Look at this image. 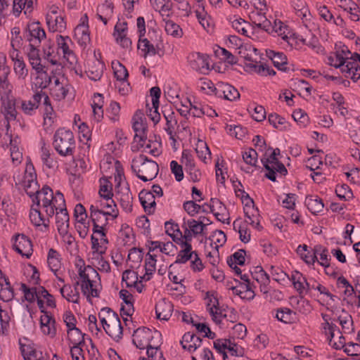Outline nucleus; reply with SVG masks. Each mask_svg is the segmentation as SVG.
Listing matches in <instances>:
<instances>
[{"label": "nucleus", "mask_w": 360, "mask_h": 360, "mask_svg": "<svg viewBox=\"0 0 360 360\" xmlns=\"http://www.w3.org/2000/svg\"><path fill=\"white\" fill-rule=\"evenodd\" d=\"M41 202L40 207H31L30 218L31 222L37 226L43 225L48 227L50 219L56 214V224L59 233H65L69 228V215L65 207L63 193L57 191L53 193L52 189H46L39 195Z\"/></svg>", "instance_id": "obj_1"}, {"label": "nucleus", "mask_w": 360, "mask_h": 360, "mask_svg": "<svg viewBox=\"0 0 360 360\" xmlns=\"http://www.w3.org/2000/svg\"><path fill=\"white\" fill-rule=\"evenodd\" d=\"M239 53L247 63H245L246 71L255 72L261 76L274 75V70L265 64L261 63V55L258 50L250 44H246L240 49Z\"/></svg>", "instance_id": "obj_2"}, {"label": "nucleus", "mask_w": 360, "mask_h": 360, "mask_svg": "<svg viewBox=\"0 0 360 360\" xmlns=\"http://www.w3.org/2000/svg\"><path fill=\"white\" fill-rule=\"evenodd\" d=\"M27 194L32 198V207H40L41 202L39 195L42 192H45L46 189H51L50 187L45 186L39 190V186L37 181V174L32 163L27 162L25 169L23 178L20 182Z\"/></svg>", "instance_id": "obj_3"}, {"label": "nucleus", "mask_w": 360, "mask_h": 360, "mask_svg": "<svg viewBox=\"0 0 360 360\" xmlns=\"http://www.w3.org/2000/svg\"><path fill=\"white\" fill-rule=\"evenodd\" d=\"M79 276L81 279V289L82 293L91 301V297H98L100 290L99 284L95 278L99 279L97 271L90 266L82 267L79 269Z\"/></svg>", "instance_id": "obj_4"}, {"label": "nucleus", "mask_w": 360, "mask_h": 360, "mask_svg": "<svg viewBox=\"0 0 360 360\" xmlns=\"http://www.w3.org/2000/svg\"><path fill=\"white\" fill-rule=\"evenodd\" d=\"M100 321L105 333L115 340L122 337V327L118 315L111 309L103 308L98 313Z\"/></svg>", "instance_id": "obj_5"}, {"label": "nucleus", "mask_w": 360, "mask_h": 360, "mask_svg": "<svg viewBox=\"0 0 360 360\" xmlns=\"http://www.w3.org/2000/svg\"><path fill=\"white\" fill-rule=\"evenodd\" d=\"M131 169L143 181L153 180L158 173V165L146 156L140 155L132 160Z\"/></svg>", "instance_id": "obj_6"}, {"label": "nucleus", "mask_w": 360, "mask_h": 360, "mask_svg": "<svg viewBox=\"0 0 360 360\" xmlns=\"http://www.w3.org/2000/svg\"><path fill=\"white\" fill-rule=\"evenodd\" d=\"M53 147L58 153L63 157L73 155L75 150V140L70 130L60 129L54 134Z\"/></svg>", "instance_id": "obj_7"}, {"label": "nucleus", "mask_w": 360, "mask_h": 360, "mask_svg": "<svg viewBox=\"0 0 360 360\" xmlns=\"http://www.w3.org/2000/svg\"><path fill=\"white\" fill-rule=\"evenodd\" d=\"M279 154L280 150L278 148H276L271 152L268 158L262 159L263 165L267 171L265 176L272 181H276V174L277 173L281 176H285L288 172L284 165L276 158Z\"/></svg>", "instance_id": "obj_8"}, {"label": "nucleus", "mask_w": 360, "mask_h": 360, "mask_svg": "<svg viewBox=\"0 0 360 360\" xmlns=\"http://www.w3.org/2000/svg\"><path fill=\"white\" fill-rule=\"evenodd\" d=\"M161 334L157 330H152L146 327L139 328L133 334V342L140 349H146L152 342L160 340Z\"/></svg>", "instance_id": "obj_9"}, {"label": "nucleus", "mask_w": 360, "mask_h": 360, "mask_svg": "<svg viewBox=\"0 0 360 360\" xmlns=\"http://www.w3.org/2000/svg\"><path fill=\"white\" fill-rule=\"evenodd\" d=\"M181 228L184 230V240L189 242L191 241L193 236L206 235L204 221L184 218Z\"/></svg>", "instance_id": "obj_10"}, {"label": "nucleus", "mask_w": 360, "mask_h": 360, "mask_svg": "<svg viewBox=\"0 0 360 360\" xmlns=\"http://www.w3.org/2000/svg\"><path fill=\"white\" fill-rule=\"evenodd\" d=\"M214 347L223 354L224 360H229L227 352L231 356H242L243 354V348L229 339L217 340L214 342Z\"/></svg>", "instance_id": "obj_11"}, {"label": "nucleus", "mask_w": 360, "mask_h": 360, "mask_svg": "<svg viewBox=\"0 0 360 360\" xmlns=\"http://www.w3.org/2000/svg\"><path fill=\"white\" fill-rule=\"evenodd\" d=\"M89 210L100 211L108 214L112 220L115 219L119 214L117 205L112 198H101L96 200L90 205Z\"/></svg>", "instance_id": "obj_12"}, {"label": "nucleus", "mask_w": 360, "mask_h": 360, "mask_svg": "<svg viewBox=\"0 0 360 360\" xmlns=\"http://www.w3.org/2000/svg\"><path fill=\"white\" fill-rule=\"evenodd\" d=\"M325 333L328 335V340L330 345L336 349H340L346 347L345 339L338 329L327 321L323 327Z\"/></svg>", "instance_id": "obj_13"}, {"label": "nucleus", "mask_w": 360, "mask_h": 360, "mask_svg": "<svg viewBox=\"0 0 360 360\" xmlns=\"http://www.w3.org/2000/svg\"><path fill=\"white\" fill-rule=\"evenodd\" d=\"M91 236V248L93 253L98 256H102L105 253L108 240L106 237L105 230L95 229Z\"/></svg>", "instance_id": "obj_14"}, {"label": "nucleus", "mask_w": 360, "mask_h": 360, "mask_svg": "<svg viewBox=\"0 0 360 360\" xmlns=\"http://www.w3.org/2000/svg\"><path fill=\"white\" fill-rule=\"evenodd\" d=\"M191 68L202 74H207L210 70L208 56L200 53H192L188 57Z\"/></svg>", "instance_id": "obj_15"}, {"label": "nucleus", "mask_w": 360, "mask_h": 360, "mask_svg": "<svg viewBox=\"0 0 360 360\" xmlns=\"http://www.w3.org/2000/svg\"><path fill=\"white\" fill-rule=\"evenodd\" d=\"M31 46H39L41 40L46 38V33L39 22H33L27 25L26 35Z\"/></svg>", "instance_id": "obj_16"}, {"label": "nucleus", "mask_w": 360, "mask_h": 360, "mask_svg": "<svg viewBox=\"0 0 360 360\" xmlns=\"http://www.w3.org/2000/svg\"><path fill=\"white\" fill-rule=\"evenodd\" d=\"M104 68V63L94 55L87 61L86 73L91 80L98 81L101 78Z\"/></svg>", "instance_id": "obj_17"}, {"label": "nucleus", "mask_w": 360, "mask_h": 360, "mask_svg": "<svg viewBox=\"0 0 360 360\" xmlns=\"http://www.w3.org/2000/svg\"><path fill=\"white\" fill-rule=\"evenodd\" d=\"M13 247L19 254L26 258H30L33 252L31 240L24 234L15 236Z\"/></svg>", "instance_id": "obj_18"}, {"label": "nucleus", "mask_w": 360, "mask_h": 360, "mask_svg": "<svg viewBox=\"0 0 360 360\" xmlns=\"http://www.w3.org/2000/svg\"><path fill=\"white\" fill-rule=\"evenodd\" d=\"M210 208L217 220L224 224H229V213L226 207L217 198H212Z\"/></svg>", "instance_id": "obj_19"}, {"label": "nucleus", "mask_w": 360, "mask_h": 360, "mask_svg": "<svg viewBox=\"0 0 360 360\" xmlns=\"http://www.w3.org/2000/svg\"><path fill=\"white\" fill-rule=\"evenodd\" d=\"M57 43L58 48L63 51V57L66 59L71 67L75 68L77 63V59L75 53L70 49L71 39L68 37H64L59 35L57 37Z\"/></svg>", "instance_id": "obj_20"}, {"label": "nucleus", "mask_w": 360, "mask_h": 360, "mask_svg": "<svg viewBox=\"0 0 360 360\" xmlns=\"http://www.w3.org/2000/svg\"><path fill=\"white\" fill-rule=\"evenodd\" d=\"M215 95L231 101L237 100L240 97V94L236 88L224 82L217 84Z\"/></svg>", "instance_id": "obj_21"}, {"label": "nucleus", "mask_w": 360, "mask_h": 360, "mask_svg": "<svg viewBox=\"0 0 360 360\" xmlns=\"http://www.w3.org/2000/svg\"><path fill=\"white\" fill-rule=\"evenodd\" d=\"M10 58L13 62V70L15 73L20 79H24L27 76L28 70L22 57L19 55L18 51L12 49L10 51Z\"/></svg>", "instance_id": "obj_22"}, {"label": "nucleus", "mask_w": 360, "mask_h": 360, "mask_svg": "<svg viewBox=\"0 0 360 360\" xmlns=\"http://www.w3.org/2000/svg\"><path fill=\"white\" fill-rule=\"evenodd\" d=\"M127 29L126 22H118L115 26L114 37L123 48H129L131 44V40L127 37Z\"/></svg>", "instance_id": "obj_23"}, {"label": "nucleus", "mask_w": 360, "mask_h": 360, "mask_svg": "<svg viewBox=\"0 0 360 360\" xmlns=\"http://www.w3.org/2000/svg\"><path fill=\"white\" fill-rule=\"evenodd\" d=\"M20 345L24 360H47L42 352L37 351L32 344H25L20 341Z\"/></svg>", "instance_id": "obj_24"}, {"label": "nucleus", "mask_w": 360, "mask_h": 360, "mask_svg": "<svg viewBox=\"0 0 360 360\" xmlns=\"http://www.w3.org/2000/svg\"><path fill=\"white\" fill-rule=\"evenodd\" d=\"M172 311L173 304L165 299L160 300L155 305V313L160 320L168 321Z\"/></svg>", "instance_id": "obj_25"}, {"label": "nucleus", "mask_w": 360, "mask_h": 360, "mask_svg": "<svg viewBox=\"0 0 360 360\" xmlns=\"http://www.w3.org/2000/svg\"><path fill=\"white\" fill-rule=\"evenodd\" d=\"M180 342L184 349L193 352L202 345V339L188 332L184 335Z\"/></svg>", "instance_id": "obj_26"}, {"label": "nucleus", "mask_w": 360, "mask_h": 360, "mask_svg": "<svg viewBox=\"0 0 360 360\" xmlns=\"http://www.w3.org/2000/svg\"><path fill=\"white\" fill-rule=\"evenodd\" d=\"M40 326L44 335L53 337L56 335L55 320L47 313H44L40 317Z\"/></svg>", "instance_id": "obj_27"}, {"label": "nucleus", "mask_w": 360, "mask_h": 360, "mask_svg": "<svg viewBox=\"0 0 360 360\" xmlns=\"http://www.w3.org/2000/svg\"><path fill=\"white\" fill-rule=\"evenodd\" d=\"M89 211L90 217L94 222L93 230H105V226L108 224V219H110L108 214L94 210H89Z\"/></svg>", "instance_id": "obj_28"}, {"label": "nucleus", "mask_w": 360, "mask_h": 360, "mask_svg": "<svg viewBox=\"0 0 360 360\" xmlns=\"http://www.w3.org/2000/svg\"><path fill=\"white\" fill-rule=\"evenodd\" d=\"M46 23L49 30L52 32H62L66 27L65 22L61 15L47 14Z\"/></svg>", "instance_id": "obj_29"}, {"label": "nucleus", "mask_w": 360, "mask_h": 360, "mask_svg": "<svg viewBox=\"0 0 360 360\" xmlns=\"http://www.w3.org/2000/svg\"><path fill=\"white\" fill-rule=\"evenodd\" d=\"M120 296L125 304L121 307L122 314L127 316H131L134 311L132 295L126 290H121Z\"/></svg>", "instance_id": "obj_30"}, {"label": "nucleus", "mask_w": 360, "mask_h": 360, "mask_svg": "<svg viewBox=\"0 0 360 360\" xmlns=\"http://www.w3.org/2000/svg\"><path fill=\"white\" fill-rule=\"evenodd\" d=\"M182 250L179 252L175 263L184 264L189 259H193L195 252L192 251V247L189 241L181 240Z\"/></svg>", "instance_id": "obj_31"}, {"label": "nucleus", "mask_w": 360, "mask_h": 360, "mask_svg": "<svg viewBox=\"0 0 360 360\" xmlns=\"http://www.w3.org/2000/svg\"><path fill=\"white\" fill-rule=\"evenodd\" d=\"M139 200L146 212L148 214L154 212L156 203L153 193L141 191L139 194Z\"/></svg>", "instance_id": "obj_32"}, {"label": "nucleus", "mask_w": 360, "mask_h": 360, "mask_svg": "<svg viewBox=\"0 0 360 360\" xmlns=\"http://www.w3.org/2000/svg\"><path fill=\"white\" fill-rule=\"evenodd\" d=\"M345 77L351 78L354 82L360 79V66L356 61L348 60L341 71Z\"/></svg>", "instance_id": "obj_33"}, {"label": "nucleus", "mask_w": 360, "mask_h": 360, "mask_svg": "<svg viewBox=\"0 0 360 360\" xmlns=\"http://www.w3.org/2000/svg\"><path fill=\"white\" fill-rule=\"evenodd\" d=\"M294 8L296 15L301 18L304 24L307 26L310 22L311 13L307 6L306 2L303 0H297L294 3Z\"/></svg>", "instance_id": "obj_34"}, {"label": "nucleus", "mask_w": 360, "mask_h": 360, "mask_svg": "<svg viewBox=\"0 0 360 360\" xmlns=\"http://www.w3.org/2000/svg\"><path fill=\"white\" fill-rule=\"evenodd\" d=\"M44 93L41 91L35 94L33 96L32 100L22 101L21 109L26 114H31V112L37 109L39 106V102L42 100Z\"/></svg>", "instance_id": "obj_35"}, {"label": "nucleus", "mask_w": 360, "mask_h": 360, "mask_svg": "<svg viewBox=\"0 0 360 360\" xmlns=\"http://www.w3.org/2000/svg\"><path fill=\"white\" fill-rule=\"evenodd\" d=\"M231 290L233 294L238 295L243 300H251L255 295L248 283H240L231 288Z\"/></svg>", "instance_id": "obj_36"}, {"label": "nucleus", "mask_w": 360, "mask_h": 360, "mask_svg": "<svg viewBox=\"0 0 360 360\" xmlns=\"http://www.w3.org/2000/svg\"><path fill=\"white\" fill-rule=\"evenodd\" d=\"M89 27L87 22L83 21L75 29V37L81 45H86L89 41Z\"/></svg>", "instance_id": "obj_37"}, {"label": "nucleus", "mask_w": 360, "mask_h": 360, "mask_svg": "<svg viewBox=\"0 0 360 360\" xmlns=\"http://www.w3.org/2000/svg\"><path fill=\"white\" fill-rule=\"evenodd\" d=\"M44 120V124L51 126L53 123L55 112L51 105L49 96L44 93L43 96Z\"/></svg>", "instance_id": "obj_38"}, {"label": "nucleus", "mask_w": 360, "mask_h": 360, "mask_svg": "<svg viewBox=\"0 0 360 360\" xmlns=\"http://www.w3.org/2000/svg\"><path fill=\"white\" fill-rule=\"evenodd\" d=\"M251 18L253 23L257 27H260L266 32H270L271 23L266 18L262 11H257L256 12L252 13Z\"/></svg>", "instance_id": "obj_39"}, {"label": "nucleus", "mask_w": 360, "mask_h": 360, "mask_svg": "<svg viewBox=\"0 0 360 360\" xmlns=\"http://www.w3.org/2000/svg\"><path fill=\"white\" fill-rule=\"evenodd\" d=\"M36 0H13V13L18 15L22 11L25 14L30 13Z\"/></svg>", "instance_id": "obj_40"}, {"label": "nucleus", "mask_w": 360, "mask_h": 360, "mask_svg": "<svg viewBox=\"0 0 360 360\" xmlns=\"http://www.w3.org/2000/svg\"><path fill=\"white\" fill-rule=\"evenodd\" d=\"M305 205L312 214H316L321 212L324 207L322 200L318 196L314 195L307 197L305 200Z\"/></svg>", "instance_id": "obj_41"}, {"label": "nucleus", "mask_w": 360, "mask_h": 360, "mask_svg": "<svg viewBox=\"0 0 360 360\" xmlns=\"http://www.w3.org/2000/svg\"><path fill=\"white\" fill-rule=\"evenodd\" d=\"M47 262L51 270L56 274L61 268L60 254L53 249H50L47 256Z\"/></svg>", "instance_id": "obj_42"}, {"label": "nucleus", "mask_w": 360, "mask_h": 360, "mask_svg": "<svg viewBox=\"0 0 360 360\" xmlns=\"http://www.w3.org/2000/svg\"><path fill=\"white\" fill-rule=\"evenodd\" d=\"M291 280L295 290L301 296L305 295V283L307 278L300 272L295 271L291 276Z\"/></svg>", "instance_id": "obj_43"}, {"label": "nucleus", "mask_w": 360, "mask_h": 360, "mask_svg": "<svg viewBox=\"0 0 360 360\" xmlns=\"http://www.w3.org/2000/svg\"><path fill=\"white\" fill-rule=\"evenodd\" d=\"M62 296L68 302L78 303L79 294L77 288H72L70 285H64L60 290Z\"/></svg>", "instance_id": "obj_44"}, {"label": "nucleus", "mask_w": 360, "mask_h": 360, "mask_svg": "<svg viewBox=\"0 0 360 360\" xmlns=\"http://www.w3.org/2000/svg\"><path fill=\"white\" fill-rule=\"evenodd\" d=\"M138 49L145 58L154 56L157 53L153 44L147 39H139Z\"/></svg>", "instance_id": "obj_45"}, {"label": "nucleus", "mask_w": 360, "mask_h": 360, "mask_svg": "<svg viewBox=\"0 0 360 360\" xmlns=\"http://www.w3.org/2000/svg\"><path fill=\"white\" fill-rule=\"evenodd\" d=\"M348 60L349 57L346 54L343 56L342 53H340V51H336L333 55L328 58V64L335 68H340L341 71Z\"/></svg>", "instance_id": "obj_46"}, {"label": "nucleus", "mask_w": 360, "mask_h": 360, "mask_svg": "<svg viewBox=\"0 0 360 360\" xmlns=\"http://www.w3.org/2000/svg\"><path fill=\"white\" fill-rule=\"evenodd\" d=\"M68 338L70 342L73 345L74 349H77V347L84 343V336L81 330L77 328H73L68 330Z\"/></svg>", "instance_id": "obj_47"}, {"label": "nucleus", "mask_w": 360, "mask_h": 360, "mask_svg": "<svg viewBox=\"0 0 360 360\" xmlns=\"http://www.w3.org/2000/svg\"><path fill=\"white\" fill-rule=\"evenodd\" d=\"M155 255H151L148 252L146 255V259L145 262V269L146 274L141 278L145 279L146 281H149L150 279V276L155 271V264H156V259Z\"/></svg>", "instance_id": "obj_48"}, {"label": "nucleus", "mask_w": 360, "mask_h": 360, "mask_svg": "<svg viewBox=\"0 0 360 360\" xmlns=\"http://www.w3.org/2000/svg\"><path fill=\"white\" fill-rule=\"evenodd\" d=\"M269 33L275 32L280 36L283 40H287L290 30L288 27L283 24L281 20H274V25H271V28Z\"/></svg>", "instance_id": "obj_49"}, {"label": "nucleus", "mask_w": 360, "mask_h": 360, "mask_svg": "<svg viewBox=\"0 0 360 360\" xmlns=\"http://www.w3.org/2000/svg\"><path fill=\"white\" fill-rule=\"evenodd\" d=\"M266 56L278 68H282L287 64V58L281 52H276L273 50H269L266 51Z\"/></svg>", "instance_id": "obj_50"}, {"label": "nucleus", "mask_w": 360, "mask_h": 360, "mask_svg": "<svg viewBox=\"0 0 360 360\" xmlns=\"http://www.w3.org/2000/svg\"><path fill=\"white\" fill-rule=\"evenodd\" d=\"M113 13V6L111 3H105L98 8L97 16L102 20L104 25L108 22V19L111 17Z\"/></svg>", "instance_id": "obj_51"}, {"label": "nucleus", "mask_w": 360, "mask_h": 360, "mask_svg": "<svg viewBox=\"0 0 360 360\" xmlns=\"http://www.w3.org/2000/svg\"><path fill=\"white\" fill-rule=\"evenodd\" d=\"M314 255H316V259H318V256L320 257V260L319 261V264L325 267H328L329 264V255L328 250L321 245H316L314 249Z\"/></svg>", "instance_id": "obj_52"}, {"label": "nucleus", "mask_w": 360, "mask_h": 360, "mask_svg": "<svg viewBox=\"0 0 360 360\" xmlns=\"http://www.w3.org/2000/svg\"><path fill=\"white\" fill-rule=\"evenodd\" d=\"M295 316V313L290 309L283 308L277 311L276 318L284 323H291L294 321Z\"/></svg>", "instance_id": "obj_53"}, {"label": "nucleus", "mask_w": 360, "mask_h": 360, "mask_svg": "<svg viewBox=\"0 0 360 360\" xmlns=\"http://www.w3.org/2000/svg\"><path fill=\"white\" fill-rule=\"evenodd\" d=\"M195 152L198 158L203 162H206L207 159H210L211 153L210 150L204 141L198 140L196 143Z\"/></svg>", "instance_id": "obj_54"}, {"label": "nucleus", "mask_w": 360, "mask_h": 360, "mask_svg": "<svg viewBox=\"0 0 360 360\" xmlns=\"http://www.w3.org/2000/svg\"><path fill=\"white\" fill-rule=\"evenodd\" d=\"M120 195V202L122 208L126 212H131L132 210V195L129 188H125L124 192L121 193Z\"/></svg>", "instance_id": "obj_55"}, {"label": "nucleus", "mask_w": 360, "mask_h": 360, "mask_svg": "<svg viewBox=\"0 0 360 360\" xmlns=\"http://www.w3.org/2000/svg\"><path fill=\"white\" fill-rule=\"evenodd\" d=\"M37 76L35 78V85L41 89L46 88L51 83V77H50L44 70L37 72Z\"/></svg>", "instance_id": "obj_56"}, {"label": "nucleus", "mask_w": 360, "mask_h": 360, "mask_svg": "<svg viewBox=\"0 0 360 360\" xmlns=\"http://www.w3.org/2000/svg\"><path fill=\"white\" fill-rule=\"evenodd\" d=\"M51 94L58 101L63 100L65 98L68 91L69 84L67 83L61 82L60 85L51 87Z\"/></svg>", "instance_id": "obj_57"}, {"label": "nucleus", "mask_w": 360, "mask_h": 360, "mask_svg": "<svg viewBox=\"0 0 360 360\" xmlns=\"http://www.w3.org/2000/svg\"><path fill=\"white\" fill-rule=\"evenodd\" d=\"M165 29L166 32L173 37L180 38L183 35L180 26L173 21L168 20L165 22Z\"/></svg>", "instance_id": "obj_58"}, {"label": "nucleus", "mask_w": 360, "mask_h": 360, "mask_svg": "<svg viewBox=\"0 0 360 360\" xmlns=\"http://www.w3.org/2000/svg\"><path fill=\"white\" fill-rule=\"evenodd\" d=\"M41 160L44 165L49 169H54L57 167V162L51 157L50 150L42 146L41 148Z\"/></svg>", "instance_id": "obj_59"}, {"label": "nucleus", "mask_w": 360, "mask_h": 360, "mask_svg": "<svg viewBox=\"0 0 360 360\" xmlns=\"http://www.w3.org/2000/svg\"><path fill=\"white\" fill-rule=\"evenodd\" d=\"M210 240H212V243L215 245L214 248L217 254L218 248L226 243V237L222 231L216 230L211 235Z\"/></svg>", "instance_id": "obj_60"}, {"label": "nucleus", "mask_w": 360, "mask_h": 360, "mask_svg": "<svg viewBox=\"0 0 360 360\" xmlns=\"http://www.w3.org/2000/svg\"><path fill=\"white\" fill-rule=\"evenodd\" d=\"M192 353L193 360H210V357L212 356V352L209 349L202 347V345L199 347Z\"/></svg>", "instance_id": "obj_61"}, {"label": "nucleus", "mask_w": 360, "mask_h": 360, "mask_svg": "<svg viewBox=\"0 0 360 360\" xmlns=\"http://www.w3.org/2000/svg\"><path fill=\"white\" fill-rule=\"evenodd\" d=\"M112 68L117 80L124 81L128 77V72L127 69L119 61H113L112 63Z\"/></svg>", "instance_id": "obj_62"}, {"label": "nucleus", "mask_w": 360, "mask_h": 360, "mask_svg": "<svg viewBox=\"0 0 360 360\" xmlns=\"http://www.w3.org/2000/svg\"><path fill=\"white\" fill-rule=\"evenodd\" d=\"M307 252V245H299L297 248V252L300 257L307 264H314L316 259V255L310 254Z\"/></svg>", "instance_id": "obj_63"}, {"label": "nucleus", "mask_w": 360, "mask_h": 360, "mask_svg": "<svg viewBox=\"0 0 360 360\" xmlns=\"http://www.w3.org/2000/svg\"><path fill=\"white\" fill-rule=\"evenodd\" d=\"M122 282L126 284L127 287L136 285L138 282L137 274L131 270L124 271L122 274Z\"/></svg>", "instance_id": "obj_64"}]
</instances>
